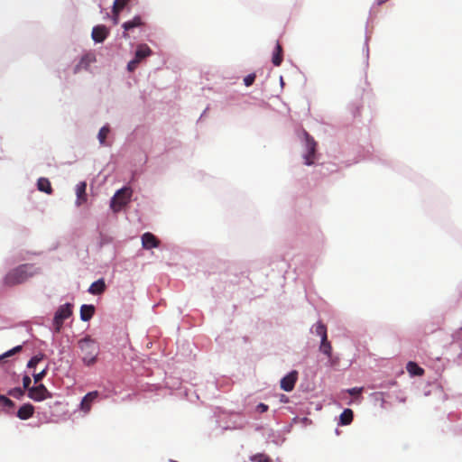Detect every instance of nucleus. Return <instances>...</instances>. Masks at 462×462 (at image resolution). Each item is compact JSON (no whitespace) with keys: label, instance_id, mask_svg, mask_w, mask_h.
Returning <instances> with one entry per match:
<instances>
[{"label":"nucleus","instance_id":"35","mask_svg":"<svg viewBox=\"0 0 462 462\" xmlns=\"http://www.w3.org/2000/svg\"><path fill=\"white\" fill-rule=\"evenodd\" d=\"M362 391H363V388L354 387V388L348 389L347 393L350 395H359V394H361Z\"/></svg>","mask_w":462,"mask_h":462},{"label":"nucleus","instance_id":"27","mask_svg":"<svg viewBox=\"0 0 462 462\" xmlns=\"http://www.w3.org/2000/svg\"><path fill=\"white\" fill-rule=\"evenodd\" d=\"M43 357H44V355H42V354L32 356L29 360L27 366L29 368H34L43 359Z\"/></svg>","mask_w":462,"mask_h":462},{"label":"nucleus","instance_id":"23","mask_svg":"<svg viewBox=\"0 0 462 462\" xmlns=\"http://www.w3.org/2000/svg\"><path fill=\"white\" fill-rule=\"evenodd\" d=\"M319 350L324 355H326L328 357H331L332 356V346L330 342L328 340V337H326V340L321 339V343L319 346Z\"/></svg>","mask_w":462,"mask_h":462},{"label":"nucleus","instance_id":"28","mask_svg":"<svg viewBox=\"0 0 462 462\" xmlns=\"http://www.w3.org/2000/svg\"><path fill=\"white\" fill-rule=\"evenodd\" d=\"M22 348H23V347H22V346H14V348H12V349H10V350H8V351H6V352L3 353V354H2V360H3V359H5V358H7V357H10V356H12L13 355H14V354H16V353L20 352V351L22 350Z\"/></svg>","mask_w":462,"mask_h":462},{"label":"nucleus","instance_id":"33","mask_svg":"<svg viewBox=\"0 0 462 462\" xmlns=\"http://www.w3.org/2000/svg\"><path fill=\"white\" fill-rule=\"evenodd\" d=\"M254 80H255V74H249L244 79V82L246 87L253 85Z\"/></svg>","mask_w":462,"mask_h":462},{"label":"nucleus","instance_id":"2","mask_svg":"<svg viewBox=\"0 0 462 462\" xmlns=\"http://www.w3.org/2000/svg\"><path fill=\"white\" fill-rule=\"evenodd\" d=\"M78 345L83 363L88 366L94 365L99 354V346L97 341L89 336H86L78 342Z\"/></svg>","mask_w":462,"mask_h":462},{"label":"nucleus","instance_id":"32","mask_svg":"<svg viewBox=\"0 0 462 462\" xmlns=\"http://www.w3.org/2000/svg\"><path fill=\"white\" fill-rule=\"evenodd\" d=\"M139 64H140L139 61L134 58L132 60H130L128 62L127 69L130 72H133L134 69H136V68L138 67Z\"/></svg>","mask_w":462,"mask_h":462},{"label":"nucleus","instance_id":"19","mask_svg":"<svg viewBox=\"0 0 462 462\" xmlns=\"http://www.w3.org/2000/svg\"><path fill=\"white\" fill-rule=\"evenodd\" d=\"M37 188L40 191L47 194H51L53 192L51 181L47 178H40L37 181Z\"/></svg>","mask_w":462,"mask_h":462},{"label":"nucleus","instance_id":"29","mask_svg":"<svg viewBox=\"0 0 462 462\" xmlns=\"http://www.w3.org/2000/svg\"><path fill=\"white\" fill-rule=\"evenodd\" d=\"M47 369H48V367L44 368L40 373H37V374H33V379H34V383H39L46 376Z\"/></svg>","mask_w":462,"mask_h":462},{"label":"nucleus","instance_id":"1","mask_svg":"<svg viewBox=\"0 0 462 462\" xmlns=\"http://www.w3.org/2000/svg\"><path fill=\"white\" fill-rule=\"evenodd\" d=\"M38 268L34 264L24 263L11 270L5 277V283L9 286L17 285L24 282L29 278L38 273Z\"/></svg>","mask_w":462,"mask_h":462},{"label":"nucleus","instance_id":"15","mask_svg":"<svg viewBox=\"0 0 462 462\" xmlns=\"http://www.w3.org/2000/svg\"><path fill=\"white\" fill-rule=\"evenodd\" d=\"M146 26V23L143 21V17L137 15L134 17L132 20L125 22L123 23V29H134L135 27H143Z\"/></svg>","mask_w":462,"mask_h":462},{"label":"nucleus","instance_id":"8","mask_svg":"<svg viewBox=\"0 0 462 462\" xmlns=\"http://www.w3.org/2000/svg\"><path fill=\"white\" fill-rule=\"evenodd\" d=\"M159 245L160 241L153 234L146 232L142 236V245L144 249L156 248Z\"/></svg>","mask_w":462,"mask_h":462},{"label":"nucleus","instance_id":"7","mask_svg":"<svg viewBox=\"0 0 462 462\" xmlns=\"http://www.w3.org/2000/svg\"><path fill=\"white\" fill-rule=\"evenodd\" d=\"M298 379V373L297 371H292L290 374H288L286 376H284L281 380V388L283 391L291 392L293 390L295 383Z\"/></svg>","mask_w":462,"mask_h":462},{"label":"nucleus","instance_id":"31","mask_svg":"<svg viewBox=\"0 0 462 462\" xmlns=\"http://www.w3.org/2000/svg\"><path fill=\"white\" fill-rule=\"evenodd\" d=\"M2 407H5V408H14V402L12 400L7 398L6 396L2 395Z\"/></svg>","mask_w":462,"mask_h":462},{"label":"nucleus","instance_id":"12","mask_svg":"<svg viewBox=\"0 0 462 462\" xmlns=\"http://www.w3.org/2000/svg\"><path fill=\"white\" fill-rule=\"evenodd\" d=\"M86 189H87V183L85 181H81L76 186V195H77L76 205L78 207L81 206L83 203H85L87 201Z\"/></svg>","mask_w":462,"mask_h":462},{"label":"nucleus","instance_id":"13","mask_svg":"<svg viewBox=\"0 0 462 462\" xmlns=\"http://www.w3.org/2000/svg\"><path fill=\"white\" fill-rule=\"evenodd\" d=\"M152 53L151 48L146 44H139L136 48L134 59L142 62L145 58L151 56Z\"/></svg>","mask_w":462,"mask_h":462},{"label":"nucleus","instance_id":"11","mask_svg":"<svg viewBox=\"0 0 462 462\" xmlns=\"http://www.w3.org/2000/svg\"><path fill=\"white\" fill-rule=\"evenodd\" d=\"M98 397V392L94 391L87 393L80 403L81 410L85 412H88L91 409V403Z\"/></svg>","mask_w":462,"mask_h":462},{"label":"nucleus","instance_id":"4","mask_svg":"<svg viewBox=\"0 0 462 462\" xmlns=\"http://www.w3.org/2000/svg\"><path fill=\"white\" fill-rule=\"evenodd\" d=\"M72 315V305L66 303L61 305L55 312L53 318V327L56 333H59L63 326L64 320Z\"/></svg>","mask_w":462,"mask_h":462},{"label":"nucleus","instance_id":"34","mask_svg":"<svg viewBox=\"0 0 462 462\" xmlns=\"http://www.w3.org/2000/svg\"><path fill=\"white\" fill-rule=\"evenodd\" d=\"M31 378L30 376L28 375H24L23 378V390H27L29 392V389L32 388L30 385H31Z\"/></svg>","mask_w":462,"mask_h":462},{"label":"nucleus","instance_id":"3","mask_svg":"<svg viewBox=\"0 0 462 462\" xmlns=\"http://www.w3.org/2000/svg\"><path fill=\"white\" fill-rule=\"evenodd\" d=\"M132 189L128 187H124L117 190L111 200V208L115 212L121 210L131 199Z\"/></svg>","mask_w":462,"mask_h":462},{"label":"nucleus","instance_id":"17","mask_svg":"<svg viewBox=\"0 0 462 462\" xmlns=\"http://www.w3.org/2000/svg\"><path fill=\"white\" fill-rule=\"evenodd\" d=\"M95 314V307L93 305L84 304L80 308V319L83 321H88Z\"/></svg>","mask_w":462,"mask_h":462},{"label":"nucleus","instance_id":"30","mask_svg":"<svg viewBox=\"0 0 462 462\" xmlns=\"http://www.w3.org/2000/svg\"><path fill=\"white\" fill-rule=\"evenodd\" d=\"M8 393L14 398L19 399L24 394V390L22 388H14L11 390Z\"/></svg>","mask_w":462,"mask_h":462},{"label":"nucleus","instance_id":"10","mask_svg":"<svg viewBox=\"0 0 462 462\" xmlns=\"http://www.w3.org/2000/svg\"><path fill=\"white\" fill-rule=\"evenodd\" d=\"M33 414H34V407L31 403H24L18 409V411L16 412V416L20 420H23L32 418L33 416Z\"/></svg>","mask_w":462,"mask_h":462},{"label":"nucleus","instance_id":"37","mask_svg":"<svg viewBox=\"0 0 462 462\" xmlns=\"http://www.w3.org/2000/svg\"><path fill=\"white\" fill-rule=\"evenodd\" d=\"M93 29L99 30V29H106V28L104 25H97V26H95Z\"/></svg>","mask_w":462,"mask_h":462},{"label":"nucleus","instance_id":"5","mask_svg":"<svg viewBox=\"0 0 462 462\" xmlns=\"http://www.w3.org/2000/svg\"><path fill=\"white\" fill-rule=\"evenodd\" d=\"M51 393L42 384L39 383L36 386H32L29 389L28 397L35 402H42L46 399L51 398Z\"/></svg>","mask_w":462,"mask_h":462},{"label":"nucleus","instance_id":"9","mask_svg":"<svg viewBox=\"0 0 462 462\" xmlns=\"http://www.w3.org/2000/svg\"><path fill=\"white\" fill-rule=\"evenodd\" d=\"M96 61V56L93 53H87L84 55L79 62L76 65L74 72L78 73L81 69H88L91 63Z\"/></svg>","mask_w":462,"mask_h":462},{"label":"nucleus","instance_id":"38","mask_svg":"<svg viewBox=\"0 0 462 462\" xmlns=\"http://www.w3.org/2000/svg\"><path fill=\"white\" fill-rule=\"evenodd\" d=\"M386 1L387 0H378V4L381 5V4H383V3L386 2Z\"/></svg>","mask_w":462,"mask_h":462},{"label":"nucleus","instance_id":"25","mask_svg":"<svg viewBox=\"0 0 462 462\" xmlns=\"http://www.w3.org/2000/svg\"><path fill=\"white\" fill-rule=\"evenodd\" d=\"M109 31H92V39L96 42H102L108 34Z\"/></svg>","mask_w":462,"mask_h":462},{"label":"nucleus","instance_id":"21","mask_svg":"<svg viewBox=\"0 0 462 462\" xmlns=\"http://www.w3.org/2000/svg\"><path fill=\"white\" fill-rule=\"evenodd\" d=\"M354 417L353 411L351 409H345L340 414V424L348 425L352 422Z\"/></svg>","mask_w":462,"mask_h":462},{"label":"nucleus","instance_id":"22","mask_svg":"<svg viewBox=\"0 0 462 462\" xmlns=\"http://www.w3.org/2000/svg\"><path fill=\"white\" fill-rule=\"evenodd\" d=\"M312 328L316 335L319 336L321 339L326 340V337H328L327 327L322 322L316 323Z\"/></svg>","mask_w":462,"mask_h":462},{"label":"nucleus","instance_id":"14","mask_svg":"<svg viewBox=\"0 0 462 462\" xmlns=\"http://www.w3.org/2000/svg\"><path fill=\"white\" fill-rule=\"evenodd\" d=\"M283 50L282 44L277 41L273 53L272 62L275 67H279L283 60Z\"/></svg>","mask_w":462,"mask_h":462},{"label":"nucleus","instance_id":"18","mask_svg":"<svg viewBox=\"0 0 462 462\" xmlns=\"http://www.w3.org/2000/svg\"><path fill=\"white\" fill-rule=\"evenodd\" d=\"M129 0H115L113 5V20L114 24L117 23V16L120 11L124 9Z\"/></svg>","mask_w":462,"mask_h":462},{"label":"nucleus","instance_id":"20","mask_svg":"<svg viewBox=\"0 0 462 462\" xmlns=\"http://www.w3.org/2000/svg\"><path fill=\"white\" fill-rule=\"evenodd\" d=\"M406 369L411 375L421 376L424 374V370L412 361L407 364Z\"/></svg>","mask_w":462,"mask_h":462},{"label":"nucleus","instance_id":"24","mask_svg":"<svg viewBox=\"0 0 462 462\" xmlns=\"http://www.w3.org/2000/svg\"><path fill=\"white\" fill-rule=\"evenodd\" d=\"M252 462H273V459L264 453H257L250 457Z\"/></svg>","mask_w":462,"mask_h":462},{"label":"nucleus","instance_id":"26","mask_svg":"<svg viewBox=\"0 0 462 462\" xmlns=\"http://www.w3.org/2000/svg\"><path fill=\"white\" fill-rule=\"evenodd\" d=\"M108 133H109V127H108V126H106V125L103 126V127L99 130L98 134H97V138H98L99 143H100L101 144H104V143H105V142H106V137H107Z\"/></svg>","mask_w":462,"mask_h":462},{"label":"nucleus","instance_id":"16","mask_svg":"<svg viewBox=\"0 0 462 462\" xmlns=\"http://www.w3.org/2000/svg\"><path fill=\"white\" fill-rule=\"evenodd\" d=\"M106 290V283L104 279H99L94 282L88 288V292L93 295H99Z\"/></svg>","mask_w":462,"mask_h":462},{"label":"nucleus","instance_id":"6","mask_svg":"<svg viewBox=\"0 0 462 462\" xmlns=\"http://www.w3.org/2000/svg\"><path fill=\"white\" fill-rule=\"evenodd\" d=\"M304 135L307 148V153L304 155L305 164L312 165L314 163L317 143L307 132H304Z\"/></svg>","mask_w":462,"mask_h":462},{"label":"nucleus","instance_id":"36","mask_svg":"<svg viewBox=\"0 0 462 462\" xmlns=\"http://www.w3.org/2000/svg\"><path fill=\"white\" fill-rule=\"evenodd\" d=\"M256 411L260 413H263L265 411H268V405L264 404V403H259L257 406H256Z\"/></svg>","mask_w":462,"mask_h":462}]
</instances>
